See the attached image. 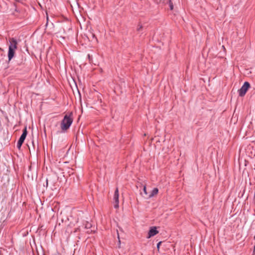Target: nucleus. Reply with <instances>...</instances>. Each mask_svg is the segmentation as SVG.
<instances>
[{
    "label": "nucleus",
    "mask_w": 255,
    "mask_h": 255,
    "mask_svg": "<svg viewBox=\"0 0 255 255\" xmlns=\"http://www.w3.org/2000/svg\"><path fill=\"white\" fill-rule=\"evenodd\" d=\"M9 45L8 48L16 50L17 48V41L16 38L12 37L9 39Z\"/></svg>",
    "instance_id": "20e7f679"
},
{
    "label": "nucleus",
    "mask_w": 255,
    "mask_h": 255,
    "mask_svg": "<svg viewBox=\"0 0 255 255\" xmlns=\"http://www.w3.org/2000/svg\"><path fill=\"white\" fill-rule=\"evenodd\" d=\"M22 143H22V142H20V141H17V145H16V146H17V148H18V149H20V148H21V145H22Z\"/></svg>",
    "instance_id": "9b49d317"
},
{
    "label": "nucleus",
    "mask_w": 255,
    "mask_h": 255,
    "mask_svg": "<svg viewBox=\"0 0 255 255\" xmlns=\"http://www.w3.org/2000/svg\"><path fill=\"white\" fill-rule=\"evenodd\" d=\"M88 58L89 59V61H91V56H90V54H88Z\"/></svg>",
    "instance_id": "2eb2a0df"
},
{
    "label": "nucleus",
    "mask_w": 255,
    "mask_h": 255,
    "mask_svg": "<svg viewBox=\"0 0 255 255\" xmlns=\"http://www.w3.org/2000/svg\"><path fill=\"white\" fill-rule=\"evenodd\" d=\"M158 233V231L156 229V227H152L150 228V230L148 233V236L147 238L149 239L151 237L156 235Z\"/></svg>",
    "instance_id": "39448f33"
},
{
    "label": "nucleus",
    "mask_w": 255,
    "mask_h": 255,
    "mask_svg": "<svg viewBox=\"0 0 255 255\" xmlns=\"http://www.w3.org/2000/svg\"><path fill=\"white\" fill-rule=\"evenodd\" d=\"M47 185H48V180L47 179L46 180V186H47Z\"/></svg>",
    "instance_id": "dca6fc26"
},
{
    "label": "nucleus",
    "mask_w": 255,
    "mask_h": 255,
    "mask_svg": "<svg viewBox=\"0 0 255 255\" xmlns=\"http://www.w3.org/2000/svg\"><path fill=\"white\" fill-rule=\"evenodd\" d=\"M168 3L169 4L170 9L171 10H173L174 8V5L172 1V0H168Z\"/></svg>",
    "instance_id": "1a4fd4ad"
},
{
    "label": "nucleus",
    "mask_w": 255,
    "mask_h": 255,
    "mask_svg": "<svg viewBox=\"0 0 255 255\" xmlns=\"http://www.w3.org/2000/svg\"><path fill=\"white\" fill-rule=\"evenodd\" d=\"M73 123V119L70 116L66 115L61 123V128L62 130H66L68 129Z\"/></svg>",
    "instance_id": "f257e3e1"
},
{
    "label": "nucleus",
    "mask_w": 255,
    "mask_h": 255,
    "mask_svg": "<svg viewBox=\"0 0 255 255\" xmlns=\"http://www.w3.org/2000/svg\"><path fill=\"white\" fill-rule=\"evenodd\" d=\"M15 49H11V48H8V61H10L12 58L14 57L15 54Z\"/></svg>",
    "instance_id": "0eeeda50"
},
{
    "label": "nucleus",
    "mask_w": 255,
    "mask_h": 255,
    "mask_svg": "<svg viewBox=\"0 0 255 255\" xmlns=\"http://www.w3.org/2000/svg\"><path fill=\"white\" fill-rule=\"evenodd\" d=\"M27 134V128H26V127H25V128L23 130L22 133L21 135V136L18 141H20V142H21L23 143V142L26 137Z\"/></svg>",
    "instance_id": "423d86ee"
},
{
    "label": "nucleus",
    "mask_w": 255,
    "mask_h": 255,
    "mask_svg": "<svg viewBox=\"0 0 255 255\" xmlns=\"http://www.w3.org/2000/svg\"><path fill=\"white\" fill-rule=\"evenodd\" d=\"M119 189L118 188L115 191L113 200L114 201V208L117 209L119 207Z\"/></svg>",
    "instance_id": "7ed1b4c3"
},
{
    "label": "nucleus",
    "mask_w": 255,
    "mask_h": 255,
    "mask_svg": "<svg viewBox=\"0 0 255 255\" xmlns=\"http://www.w3.org/2000/svg\"><path fill=\"white\" fill-rule=\"evenodd\" d=\"M161 244V242H159V243H157V248L158 250L159 249L160 246Z\"/></svg>",
    "instance_id": "4468645a"
},
{
    "label": "nucleus",
    "mask_w": 255,
    "mask_h": 255,
    "mask_svg": "<svg viewBox=\"0 0 255 255\" xmlns=\"http://www.w3.org/2000/svg\"><path fill=\"white\" fill-rule=\"evenodd\" d=\"M142 28V26L141 25H138L137 27V30L139 31Z\"/></svg>",
    "instance_id": "ddd939ff"
},
{
    "label": "nucleus",
    "mask_w": 255,
    "mask_h": 255,
    "mask_svg": "<svg viewBox=\"0 0 255 255\" xmlns=\"http://www.w3.org/2000/svg\"><path fill=\"white\" fill-rule=\"evenodd\" d=\"M84 226H85V228L87 229H89L92 227L91 224L88 222H86V223L84 224Z\"/></svg>",
    "instance_id": "9d476101"
},
{
    "label": "nucleus",
    "mask_w": 255,
    "mask_h": 255,
    "mask_svg": "<svg viewBox=\"0 0 255 255\" xmlns=\"http://www.w3.org/2000/svg\"><path fill=\"white\" fill-rule=\"evenodd\" d=\"M143 193L145 195H147V191H146V186H144L143 187Z\"/></svg>",
    "instance_id": "f8f14e48"
},
{
    "label": "nucleus",
    "mask_w": 255,
    "mask_h": 255,
    "mask_svg": "<svg viewBox=\"0 0 255 255\" xmlns=\"http://www.w3.org/2000/svg\"><path fill=\"white\" fill-rule=\"evenodd\" d=\"M158 188H153V189L152 190V191H151V192L150 194L148 195V198H150L153 197L154 196H155V195H156V194L158 193Z\"/></svg>",
    "instance_id": "6e6552de"
},
{
    "label": "nucleus",
    "mask_w": 255,
    "mask_h": 255,
    "mask_svg": "<svg viewBox=\"0 0 255 255\" xmlns=\"http://www.w3.org/2000/svg\"><path fill=\"white\" fill-rule=\"evenodd\" d=\"M250 87V83L248 82H245L242 87L239 90H238V93L239 96L240 97L244 96Z\"/></svg>",
    "instance_id": "f03ea898"
}]
</instances>
